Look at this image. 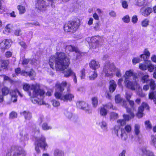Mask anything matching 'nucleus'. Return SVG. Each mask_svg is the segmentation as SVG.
I'll use <instances>...</instances> for the list:
<instances>
[{"label": "nucleus", "instance_id": "f257e3e1", "mask_svg": "<svg viewBox=\"0 0 156 156\" xmlns=\"http://www.w3.org/2000/svg\"><path fill=\"white\" fill-rule=\"evenodd\" d=\"M57 71H63L64 77H68L73 76L75 73L71 69H66L70 64V60L66 54L61 52H58L55 56H51L49 59V64L50 67L54 69V64Z\"/></svg>", "mask_w": 156, "mask_h": 156}, {"label": "nucleus", "instance_id": "f03ea898", "mask_svg": "<svg viewBox=\"0 0 156 156\" xmlns=\"http://www.w3.org/2000/svg\"><path fill=\"white\" fill-rule=\"evenodd\" d=\"M23 88L25 91L27 92L33 103L39 105L45 104L43 100L45 92L40 89L39 84L25 83L23 85Z\"/></svg>", "mask_w": 156, "mask_h": 156}, {"label": "nucleus", "instance_id": "7ed1b4c3", "mask_svg": "<svg viewBox=\"0 0 156 156\" xmlns=\"http://www.w3.org/2000/svg\"><path fill=\"white\" fill-rule=\"evenodd\" d=\"M125 78L124 83L128 89H134V87L137 85V80L138 78L136 73H134L133 69H129L126 71L124 75Z\"/></svg>", "mask_w": 156, "mask_h": 156}, {"label": "nucleus", "instance_id": "20e7f679", "mask_svg": "<svg viewBox=\"0 0 156 156\" xmlns=\"http://www.w3.org/2000/svg\"><path fill=\"white\" fill-rule=\"evenodd\" d=\"M113 72L115 73L116 76L120 77L122 74L120 69L116 68L113 63L109 61L106 62L103 69V73L106 77H112L114 75Z\"/></svg>", "mask_w": 156, "mask_h": 156}, {"label": "nucleus", "instance_id": "39448f33", "mask_svg": "<svg viewBox=\"0 0 156 156\" xmlns=\"http://www.w3.org/2000/svg\"><path fill=\"white\" fill-rule=\"evenodd\" d=\"M33 133L34 136V139L35 140V149L37 153H39L40 151L39 147L44 149L48 147V145L45 137L43 136H39L40 134L38 129H36Z\"/></svg>", "mask_w": 156, "mask_h": 156}, {"label": "nucleus", "instance_id": "423d86ee", "mask_svg": "<svg viewBox=\"0 0 156 156\" xmlns=\"http://www.w3.org/2000/svg\"><path fill=\"white\" fill-rule=\"evenodd\" d=\"M118 126H116L115 127L112 132L119 138H121L124 140H125L127 138V135L123 128L120 129V126H123L126 124V122L124 119H119L117 121Z\"/></svg>", "mask_w": 156, "mask_h": 156}, {"label": "nucleus", "instance_id": "0eeeda50", "mask_svg": "<svg viewBox=\"0 0 156 156\" xmlns=\"http://www.w3.org/2000/svg\"><path fill=\"white\" fill-rule=\"evenodd\" d=\"M85 41H87L90 46L91 49L96 48L100 46L102 44V39L99 36H94L91 38L88 37Z\"/></svg>", "mask_w": 156, "mask_h": 156}, {"label": "nucleus", "instance_id": "6e6552de", "mask_svg": "<svg viewBox=\"0 0 156 156\" xmlns=\"http://www.w3.org/2000/svg\"><path fill=\"white\" fill-rule=\"evenodd\" d=\"M62 92H59L56 90L54 95L55 98L64 102L71 101L74 98V95L70 92L62 93Z\"/></svg>", "mask_w": 156, "mask_h": 156}, {"label": "nucleus", "instance_id": "1a4fd4ad", "mask_svg": "<svg viewBox=\"0 0 156 156\" xmlns=\"http://www.w3.org/2000/svg\"><path fill=\"white\" fill-rule=\"evenodd\" d=\"M80 25V20H76L69 23L65 25L64 28V30L66 32H74L78 29Z\"/></svg>", "mask_w": 156, "mask_h": 156}, {"label": "nucleus", "instance_id": "9d476101", "mask_svg": "<svg viewBox=\"0 0 156 156\" xmlns=\"http://www.w3.org/2000/svg\"><path fill=\"white\" fill-rule=\"evenodd\" d=\"M49 0H37L35 5V8L38 11L42 12L46 10L49 5Z\"/></svg>", "mask_w": 156, "mask_h": 156}, {"label": "nucleus", "instance_id": "9b49d317", "mask_svg": "<svg viewBox=\"0 0 156 156\" xmlns=\"http://www.w3.org/2000/svg\"><path fill=\"white\" fill-rule=\"evenodd\" d=\"M149 81L151 90L149 94V98L150 99H153L154 103L156 104V92L152 91L155 88L156 84L154 81L152 79H150Z\"/></svg>", "mask_w": 156, "mask_h": 156}, {"label": "nucleus", "instance_id": "f8f14e48", "mask_svg": "<svg viewBox=\"0 0 156 156\" xmlns=\"http://www.w3.org/2000/svg\"><path fill=\"white\" fill-rule=\"evenodd\" d=\"M66 86L67 87V92H70L71 84L69 83H67L66 81H63L61 83H56L55 85L56 90L59 92H63Z\"/></svg>", "mask_w": 156, "mask_h": 156}, {"label": "nucleus", "instance_id": "ddd939ff", "mask_svg": "<svg viewBox=\"0 0 156 156\" xmlns=\"http://www.w3.org/2000/svg\"><path fill=\"white\" fill-rule=\"evenodd\" d=\"M26 152L23 150H21V148H18L16 147L14 151L11 152H8L6 154V156H25Z\"/></svg>", "mask_w": 156, "mask_h": 156}, {"label": "nucleus", "instance_id": "4468645a", "mask_svg": "<svg viewBox=\"0 0 156 156\" xmlns=\"http://www.w3.org/2000/svg\"><path fill=\"white\" fill-rule=\"evenodd\" d=\"M15 73L17 74L20 73L22 75L29 76L31 80H34V77L35 76V72L32 69H31L30 72H28L23 70L21 71L20 68H18L15 69Z\"/></svg>", "mask_w": 156, "mask_h": 156}, {"label": "nucleus", "instance_id": "2eb2a0df", "mask_svg": "<svg viewBox=\"0 0 156 156\" xmlns=\"http://www.w3.org/2000/svg\"><path fill=\"white\" fill-rule=\"evenodd\" d=\"M130 108L128 106V108H126L127 112L129 114L127 115L124 114L123 115V117L124 119L125 120V121H128L130 120L131 119L133 118L135 116L132 110L135 109V107H134L133 109V108L130 107Z\"/></svg>", "mask_w": 156, "mask_h": 156}, {"label": "nucleus", "instance_id": "dca6fc26", "mask_svg": "<svg viewBox=\"0 0 156 156\" xmlns=\"http://www.w3.org/2000/svg\"><path fill=\"white\" fill-rule=\"evenodd\" d=\"M77 107L80 109H83L88 113L91 112V108L84 101H79L76 103Z\"/></svg>", "mask_w": 156, "mask_h": 156}, {"label": "nucleus", "instance_id": "f3484780", "mask_svg": "<svg viewBox=\"0 0 156 156\" xmlns=\"http://www.w3.org/2000/svg\"><path fill=\"white\" fill-rule=\"evenodd\" d=\"M38 122L41 123L42 122H44L42 125V129L44 130H47L51 129H52V126L48 125L47 123L45 122L46 121V119L43 116H41L39 118Z\"/></svg>", "mask_w": 156, "mask_h": 156}, {"label": "nucleus", "instance_id": "a211bd4d", "mask_svg": "<svg viewBox=\"0 0 156 156\" xmlns=\"http://www.w3.org/2000/svg\"><path fill=\"white\" fill-rule=\"evenodd\" d=\"M10 94L11 96V100L13 102L16 101L18 95H19L21 97H22V95L17 89L11 90Z\"/></svg>", "mask_w": 156, "mask_h": 156}, {"label": "nucleus", "instance_id": "6ab92c4d", "mask_svg": "<svg viewBox=\"0 0 156 156\" xmlns=\"http://www.w3.org/2000/svg\"><path fill=\"white\" fill-rule=\"evenodd\" d=\"M12 41L10 40H4L0 43V48L2 51L8 49L10 47Z\"/></svg>", "mask_w": 156, "mask_h": 156}, {"label": "nucleus", "instance_id": "aec40b11", "mask_svg": "<svg viewBox=\"0 0 156 156\" xmlns=\"http://www.w3.org/2000/svg\"><path fill=\"white\" fill-rule=\"evenodd\" d=\"M66 51L70 52L75 51L76 53V59L78 58V57L80 55H82L81 52L76 47H75L72 45H67L66 47Z\"/></svg>", "mask_w": 156, "mask_h": 156}, {"label": "nucleus", "instance_id": "412c9836", "mask_svg": "<svg viewBox=\"0 0 156 156\" xmlns=\"http://www.w3.org/2000/svg\"><path fill=\"white\" fill-rule=\"evenodd\" d=\"M148 108V106L147 104L145 103H143L141 105L139 108L138 111L136 115L138 118H141L144 115L143 113L144 109L146 108L147 109Z\"/></svg>", "mask_w": 156, "mask_h": 156}, {"label": "nucleus", "instance_id": "4be33fe9", "mask_svg": "<svg viewBox=\"0 0 156 156\" xmlns=\"http://www.w3.org/2000/svg\"><path fill=\"white\" fill-rule=\"evenodd\" d=\"M19 137L22 141L27 140L28 139V134L25 129H21L20 130Z\"/></svg>", "mask_w": 156, "mask_h": 156}, {"label": "nucleus", "instance_id": "5701e85b", "mask_svg": "<svg viewBox=\"0 0 156 156\" xmlns=\"http://www.w3.org/2000/svg\"><path fill=\"white\" fill-rule=\"evenodd\" d=\"M106 108L109 109L112 108L113 105L111 103H109L108 104L102 107L101 108L100 110V114L102 116L106 115L107 113V111ZM114 108H113L114 109Z\"/></svg>", "mask_w": 156, "mask_h": 156}, {"label": "nucleus", "instance_id": "b1692460", "mask_svg": "<svg viewBox=\"0 0 156 156\" xmlns=\"http://www.w3.org/2000/svg\"><path fill=\"white\" fill-rule=\"evenodd\" d=\"M134 88V89H129L133 90H135L136 94L140 97H142L145 96V94L143 92L142 88L140 87V85L137 83V85L135 86Z\"/></svg>", "mask_w": 156, "mask_h": 156}, {"label": "nucleus", "instance_id": "393cba45", "mask_svg": "<svg viewBox=\"0 0 156 156\" xmlns=\"http://www.w3.org/2000/svg\"><path fill=\"white\" fill-rule=\"evenodd\" d=\"M140 154L143 156H155L154 153L149 150H147L145 147L140 149Z\"/></svg>", "mask_w": 156, "mask_h": 156}, {"label": "nucleus", "instance_id": "a878e982", "mask_svg": "<svg viewBox=\"0 0 156 156\" xmlns=\"http://www.w3.org/2000/svg\"><path fill=\"white\" fill-rule=\"evenodd\" d=\"M115 101L116 103H120L126 108H128V106L126 105V101L121 97L120 94H117L115 96Z\"/></svg>", "mask_w": 156, "mask_h": 156}, {"label": "nucleus", "instance_id": "bb28decb", "mask_svg": "<svg viewBox=\"0 0 156 156\" xmlns=\"http://www.w3.org/2000/svg\"><path fill=\"white\" fill-rule=\"evenodd\" d=\"M152 9L151 8L148 7L145 9L143 8L141 9L140 12L143 16H147L152 12Z\"/></svg>", "mask_w": 156, "mask_h": 156}, {"label": "nucleus", "instance_id": "cd10ccee", "mask_svg": "<svg viewBox=\"0 0 156 156\" xmlns=\"http://www.w3.org/2000/svg\"><path fill=\"white\" fill-rule=\"evenodd\" d=\"M89 66L91 69L94 70L98 69L100 67L99 62L95 60H92L89 63Z\"/></svg>", "mask_w": 156, "mask_h": 156}, {"label": "nucleus", "instance_id": "c85d7f7f", "mask_svg": "<svg viewBox=\"0 0 156 156\" xmlns=\"http://www.w3.org/2000/svg\"><path fill=\"white\" fill-rule=\"evenodd\" d=\"M109 90L112 93L115 90L117 85L115 82L113 80H111L109 82Z\"/></svg>", "mask_w": 156, "mask_h": 156}, {"label": "nucleus", "instance_id": "c756f323", "mask_svg": "<svg viewBox=\"0 0 156 156\" xmlns=\"http://www.w3.org/2000/svg\"><path fill=\"white\" fill-rule=\"evenodd\" d=\"M131 95V94H129L126 92V94L125 97L126 99L129 101V105L130 106V107L133 109L134 107H135L134 106V102L133 101L129 100Z\"/></svg>", "mask_w": 156, "mask_h": 156}, {"label": "nucleus", "instance_id": "7c9ffc66", "mask_svg": "<svg viewBox=\"0 0 156 156\" xmlns=\"http://www.w3.org/2000/svg\"><path fill=\"white\" fill-rule=\"evenodd\" d=\"M101 128L104 131H107L108 130V127L107 123L104 121H102L99 124Z\"/></svg>", "mask_w": 156, "mask_h": 156}, {"label": "nucleus", "instance_id": "2f4dec72", "mask_svg": "<svg viewBox=\"0 0 156 156\" xmlns=\"http://www.w3.org/2000/svg\"><path fill=\"white\" fill-rule=\"evenodd\" d=\"M0 65H1L0 71H1L2 70L5 69L7 68L8 65L7 61L0 60Z\"/></svg>", "mask_w": 156, "mask_h": 156}, {"label": "nucleus", "instance_id": "473e14b6", "mask_svg": "<svg viewBox=\"0 0 156 156\" xmlns=\"http://www.w3.org/2000/svg\"><path fill=\"white\" fill-rule=\"evenodd\" d=\"M53 154L54 156H64V153L62 151L56 149L54 151Z\"/></svg>", "mask_w": 156, "mask_h": 156}, {"label": "nucleus", "instance_id": "72a5a7b5", "mask_svg": "<svg viewBox=\"0 0 156 156\" xmlns=\"http://www.w3.org/2000/svg\"><path fill=\"white\" fill-rule=\"evenodd\" d=\"M148 62L140 63L139 66V69L142 70H146L147 68V64H148Z\"/></svg>", "mask_w": 156, "mask_h": 156}, {"label": "nucleus", "instance_id": "f704fd0d", "mask_svg": "<svg viewBox=\"0 0 156 156\" xmlns=\"http://www.w3.org/2000/svg\"><path fill=\"white\" fill-rule=\"evenodd\" d=\"M12 30V25L11 24H8L5 28L4 32L5 33H10Z\"/></svg>", "mask_w": 156, "mask_h": 156}, {"label": "nucleus", "instance_id": "c9c22d12", "mask_svg": "<svg viewBox=\"0 0 156 156\" xmlns=\"http://www.w3.org/2000/svg\"><path fill=\"white\" fill-rule=\"evenodd\" d=\"M90 75L89 76V78L90 80H94L98 76L97 73L95 70H94L92 72H91Z\"/></svg>", "mask_w": 156, "mask_h": 156}, {"label": "nucleus", "instance_id": "e433bc0d", "mask_svg": "<svg viewBox=\"0 0 156 156\" xmlns=\"http://www.w3.org/2000/svg\"><path fill=\"white\" fill-rule=\"evenodd\" d=\"M147 65V69H148V71L149 72H152L153 71L154 69H155L154 65L151 63L150 61H148V63Z\"/></svg>", "mask_w": 156, "mask_h": 156}, {"label": "nucleus", "instance_id": "4c0bfd02", "mask_svg": "<svg viewBox=\"0 0 156 156\" xmlns=\"http://www.w3.org/2000/svg\"><path fill=\"white\" fill-rule=\"evenodd\" d=\"M22 114L24 115L25 118L26 120H30L31 117V113L28 112L24 111Z\"/></svg>", "mask_w": 156, "mask_h": 156}, {"label": "nucleus", "instance_id": "58836bf2", "mask_svg": "<svg viewBox=\"0 0 156 156\" xmlns=\"http://www.w3.org/2000/svg\"><path fill=\"white\" fill-rule=\"evenodd\" d=\"M17 8L19 11L20 14H23L26 12L25 7L21 5H19L17 6Z\"/></svg>", "mask_w": 156, "mask_h": 156}, {"label": "nucleus", "instance_id": "ea45409f", "mask_svg": "<svg viewBox=\"0 0 156 156\" xmlns=\"http://www.w3.org/2000/svg\"><path fill=\"white\" fill-rule=\"evenodd\" d=\"M140 125L138 124H136L134 126V132L136 135H138L140 132Z\"/></svg>", "mask_w": 156, "mask_h": 156}, {"label": "nucleus", "instance_id": "a19ab883", "mask_svg": "<svg viewBox=\"0 0 156 156\" xmlns=\"http://www.w3.org/2000/svg\"><path fill=\"white\" fill-rule=\"evenodd\" d=\"M149 80V76L148 75H146L143 76L141 78V81L143 83H147Z\"/></svg>", "mask_w": 156, "mask_h": 156}, {"label": "nucleus", "instance_id": "79ce46f5", "mask_svg": "<svg viewBox=\"0 0 156 156\" xmlns=\"http://www.w3.org/2000/svg\"><path fill=\"white\" fill-rule=\"evenodd\" d=\"M149 20L148 19H146L143 20L141 22V25L143 27H146L148 25Z\"/></svg>", "mask_w": 156, "mask_h": 156}, {"label": "nucleus", "instance_id": "37998d69", "mask_svg": "<svg viewBox=\"0 0 156 156\" xmlns=\"http://www.w3.org/2000/svg\"><path fill=\"white\" fill-rule=\"evenodd\" d=\"M145 127L147 129H150L152 128V125L150 122L147 120L145 122Z\"/></svg>", "mask_w": 156, "mask_h": 156}, {"label": "nucleus", "instance_id": "c03bdc74", "mask_svg": "<svg viewBox=\"0 0 156 156\" xmlns=\"http://www.w3.org/2000/svg\"><path fill=\"white\" fill-rule=\"evenodd\" d=\"M92 102L93 106L96 107L97 105L98 102V98L97 97H94L92 98Z\"/></svg>", "mask_w": 156, "mask_h": 156}, {"label": "nucleus", "instance_id": "a18cd8bd", "mask_svg": "<svg viewBox=\"0 0 156 156\" xmlns=\"http://www.w3.org/2000/svg\"><path fill=\"white\" fill-rule=\"evenodd\" d=\"M52 104L53 106L55 107H57L60 105V102L56 100H53L51 101Z\"/></svg>", "mask_w": 156, "mask_h": 156}, {"label": "nucleus", "instance_id": "49530a36", "mask_svg": "<svg viewBox=\"0 0 156 156\" xmlns=\"http://www.w3.org/2000/svg\"><path fill=\"white\" fill-rule=\"evenodd\" d=\"M124 129L125 131H126L127 133H129L131 132L132 130L131 126L130 125L127 124L125 126Z\"/></svg>", "mask_w": 156, "mask_h": 156}, {"label": "nucleus", "instance_id": "de8ad7c7", "mask_svg": "<svg viewBox=\"0 0 156 156\" xmlns=\"http://www.w3.org/2000/svg\"><path fill=\"white\" fill-rule=\"evenodd\" d=\"M9 91V89L6 87H4L2 89V92L4 95L8 94Z\"/></svg>", "mask_w": 156, "mask_h": 156}, {"label": "nucleus", "instance_id": "09e8293b", "mask_svg": "<svg viewBox=\"0 0 156 156\" xmlns=\"http://www.w3.org/2000/svg\"><path fill=\"white\" fill-rule=\"evenodd\" d=\"M151 144L153 145L156 147V138L155 136L152 135L151 136Z\"/></svg>", "mask_w": 156, "mask_h": 156}, {"label": "nucleus", "instance_id": "8fccbe9b", "mask_svg": "<svg viewBox=\"0 0 156 156\" xmlns=\"http://www.w3.org/2000/svg\"><path fill=\"white\" fill-rule=\"evenodd\" d=\"M122 21L125 23H128L130 21L129 17L128 15L124 16L122 18Z\"/></svg>", "mask_w": 156, "mask_h": 156}, {"label": "nucleus", "instance_id": "3c124183", "mask_svg": "<svg viewBox=\"0 0 156 156\" xmlns=\"http://www.w3.org/2000/svg\"><path fill=\"white\" fill-rule=\"evenodd\" d=\"M93 28L96 31H99L101 30L100 25L98 23H97L94 24Z\"/></svg>", "mask_w": 156, "mask_h": 156}, {"label": "nucleus", "instance_id": "603ef678", "mask_svg": "<svg viewBox=\"0 0 156 156\" xmlns=\"http://www.w3.org/2000/svg\"><path fill=\"white\" fill-rule=\"evenodd\" d=\"M118 117V115L115 112H112L110 114V118L111 119H114Z\"/></svg>", "mask_w": 156, "mask_h": 156}, {"label": "nucleus", "instance_id": "864d4df0", "mask_svg": "<svg viewBox=\"0 0 156 156\" xmlns=\"http://www.w3.org/2000/svg\"><path fill=\"white\" fill-rule=\"evenodd\" d=\"M140 61V59L138 57H134L132 59V62L133 64L135 65Z\"/></svg>", "mask_w": 156, "mask_h": 156}, {"label": "nucleus", "instance_id": "5fc2aeb1", "mask_svg": "<svg viewBox=\"0 0 156 156\" xmlns=\"http://www.w3.org/2000/svg\"><path fill=\"white\" fill-rule=\"evenodd\" d=\"M81 75L80 76L81 79H84L85 77V70L83 69L80 71Z\"/></svg>", "mask_w": 156, "mask_h": 156}, {"label": "nucleus", "instance_id": "6e6d98bb", "mask_svg": "<svg viewBox=\"0 0 156 156\" xmlns=\"http://www.w3.org/2000/svg\"><path fill=\"white\" fill-rule=\"evenodd\" d=\"M64 114L65 116L69 119H70L73 116L72 114L67 111H65Z\"/></svg>", "mask_w": 156, "mask_h": 156}, {"label": "nucleus", "instance_id": "4d7b16f0", "mask_svg": "<svg viewBox=\"0 0 156 156\" xmlns=\"http://www.w3.org/2000/svg\"><path fill=\"white\" fill-rule=\"evenodd\" d=\"M140 57L141 58H142L144 61L145 62H147L149 61H148V59L149 57H147V56L145 55L142 54L140 55Z\"/></svg>", "mask_w": 156, "mask_h": 156}, {"label": "nucleus", "instance_id": "13d9d810", "mask_svg": "<svg viewBox=\"0 0 156 156\" xmlns=\"http://www.w3.org/2000/svg\"><path fill=\"white\" fill-rule=\"evenodd\" d=\"M10 118L11 119H13L17 117V113L14 112H11L9 115Z\"/></svg>", "mask_w": 156, "mask_h": 156}, {"label": "nucleus", "instance_id": "bf43d9fd", "mask_svg": "<svg viewBox=\"0 0 156 156\" xmlns=\"http://www.w3.org/2000/svg\"><path fill=\"white\" fill-rule=\"evenodd\" d=\"M138 18L137 16L136 15H133L132 19V21L133 23H136L137 22Z\"/></svg>", "mask_w": 156, "mask_h": 156}, {"label": "nucleus", "instance_id": "052dcab7", "mask_svg": "<svg viewBox=\"0 0 156 156\" xmlns=\"http://www.w3.org/2000/svg\"><path fill=\"white\" fill-rule=\"evenodd\" d=\"M122 7L125 9H126L128 6V5L127 2L125 1H123L122 2Z\"/></svg>", "mask_w": 156, "mask_h": 156}, {"label": "nucleus", "instance_id": "680f3d73", "mask_svg": "<svg viewBox=\"0 0 156 156\" xmlns=\"http://www.w3.org/2000/svg\"><path fill=\"white\" fill-rule=\"evenodd\" d=\"M143 55H145L147 56V57H149L150 54L147 49H145L144 51Z\"/></svg>", "mask_w": 156, "mask_h": 156}, {"label": "nucleus", "instance_id": "e2e57ef3", "mask_svg": "<svg viewBox=\"0 0 156 156\" xmlns=\"http://www.w3.org/2000/svg\"><path fill=\"white\" fill-rule=\"evenodd\" d=\"M144 0H139L137 3V5L139 6L143 5L144 3Z\"/></svg>", "mask_w": 156, "mask_h": 156}, {"label": "nucleus", "instance_id": "0e129e2a", "mask_svg": "<svg viewBox=\"0 0 156 156\" xmlns=\"http://www.w3.org/2000/svg\"><path fill=\"white\" fill-rule=\"evenodd\" d=\"M32 63L35 65L38 64L40 63V60L39 59L37 60L34 59L31 61Z\"/></svg>", "mask_w": 156, "mask_h": 156}, {"label": "nucleus", "instance_id": "69168bd1", "mask_svg": "<svg viewBox=\"0 0 156 156\" xmlns=\"http://www.w3.org/2000/svg\"><path fill=\"white\" fill-rule=\"evenodd\" d=\"M20 45L24 49H26L27 48V45L23 41H21L20 43Z\"/></svg>", "mask_w": 156, "mask_h": 156}, {"label": "nucleus", "instance_id": "338daca9", "mask_svg": "<svg viewBox=\"0 0 156 156\" xmlns=\"http://www.w3.org/2000/svg\"><path fill=\"white\" fill-rule=\"evenodd\" d=\"M12 52L10 51H8L6 52L5 55L7 58H9L12 55Z\"/></svg>", "mask_w": 156, "mask_h": 156}, {"label": "nucleus", "instance_id": "774afa93", "mask_svg": "<svg viewBox=\"0 0 156 156\" xmlns=\"http://www.w3.org/2000/svg\"><path fill=\"white\" fill-rule=\"evenodd\" d=\"M123 82V79L122 78H120L119 79L118 82V85L120 87H122V83Z\"/></svg>", "mask_w": 156, "mask_h": 156}]
</instances>
